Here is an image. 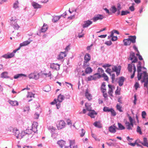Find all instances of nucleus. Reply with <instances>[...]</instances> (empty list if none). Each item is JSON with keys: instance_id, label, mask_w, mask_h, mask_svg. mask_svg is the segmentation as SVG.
Listing matches in <instances>:
<instances>
[{"instance_id": "1", "label": "nucleus", "mask_w": 148, "mask_h": 148, "mask_svg": "<svg viewBox=\"0 0 148 148\" xmlns=\"http://www.w3.org/2000/svg\"><path fill=\"white\" fill-rule=\"evenodd\" d=\"M30 43V42L28 40L24 41L23 43H21L20 45V47L17 49L14 50L13 52L11 53H8L6 54L3 55L2 57L5 59L10 58L13 57L14 56V53L17 51L19 50L21 47L27 45L29 44Z\"/></svg>"}, {"instance_id": "2", "label": "nucleus", "mask_w": 148, "mask_h": 148, "mask_svg": "<svg viewBox=\"0 0 148 148\" xmlns=\"http://www.w3.org/2000/svg\"><path fill=\"white\" fill-rule=\"evenodd\" d=\"M13 132L17 139H23L24 140H27L25 135V133L24 132L22 131L20 133L18 130L16 129H14L13 130Z\"/></svg>"}, {"instance_id": "3", "label": "nucleus", "mask_w": 148, "mask_h": 148, "mask_svg": "<svg viewBox=\"0 0 148 148\" xmlns=\"http://www.w3.org/2000/svg\"><path fill=\"white\" fill-rule=\"evenodd\" d=\"M144 69H146L144 67H142L140 65L137 67V72L138 74L137 75V77L138 80H140L143 76L144 72H146L145 71H143V70Z\"/></svg>"}, {"instance_id": "4", "label": "nucleus", "mask_w": 148, "mask_h": 148, "mask_svg": "<svg viewBox=\"0 0 148 148\" xmlns=\"http://www.w3.org/2000/svg\"><path fill=\"white\" fill-rule=\"evenodd\" d=\"M129 119L130 123L127 121L125 122V124L127 129L132 130L134 126L133 120L131 116H129Z\"/></svg>"}, {"instance_id": "5", "label": "nucleus", "mask_w": 148, "mask_h": 148, "mask_svg": "<svg viewBox=\"0 0 148 148\" xmlns=\"http://www.w3.org/2000/svg\"><path fill=\"white\" fill-rule=\"evenodd\" d=\"M17 20L16 17H12L10 21V23L12 26L15 29L17 30L19 28V26L16 23Z\"/></svg>"}, {"instance_id": "6", "label": "nucleus", "mask_w": 148, "mask_h": 148, "mask_svg": "<svg viewBox=\"0 0 148 148\" xmlns=\"http://www.w3.org/2000/svg\"><path fill=\"white\" fill-rule=\"evenodd\" d=\"M40 76L44 77H51V74L50 71L47 70H45L42 71L40 73Z\"/></svg>"}, {"instance_id": "7", "label": "nucleus", "mask_w": 148, "mask_h": 148, "mask_svg": "<svg viewBox=\"0 0 148 148\" xmlns=\"http://www.w3.org/2000/svg\"><path fill=\"white\" fill-rule=\"evenodd\" d=\"M24 132L25 133V135L27 140L31 137L32 134L33 132V131L32 130L31 127H28L27 129Z\"/></svg>"}, {"instance_id": "8", "label": "nucleus", "mask_w": 148, "mask_h": 148, "mask_svg": "<svg viewBox=\"0 0 148 148\" xmlns=\"http://www.w3.org/2000/svg\"><path fill=\"white\" fill-rule=\"evenodd\" d=\"M111 68L112 71L116 72L117 76H118L120 74L121 70V66L120 65H113Z\"/></svg>"}, {"instance_id": "9", "label": "nucleus", "mask_w": 148, "mask_h": 148, "mask_svg": "<svg viewBox=\"0 0 148 148\" xmlns=\"http://www.w3.org/2000/svg\"><path fill=\"white\" fill-rule=\"evenodd\" d=\"M40 76V73L37 72H35L34 73H31L29 75V79H38Z\"/></svg>"}, {"instance_id": "10", "label": "nucleus", "mask_w": 148, "mask_h": 148, "mask_svg": "<svg viewBox=\"0 0 148 148\" xmlns=\"http://www.w3.org/2000/svg\"><path fill=\"white\" fill-rule=\"evenodd\" d=\"M143 80H141V82H144V86L148 85V75L147 72H144L143 76L142 77Z\"/></svg>"}, {"instance_id": "11", "label": "nucleus", "mask_w": 148, "mask_h": 148, "mask_svg": "<svg viewBox=\"0 0 148 148\" xmlns=\"http://www.w3.org/2000/svg\"><path fill=\"white\" fill-rule=\"evenodd\" d=\"M129 59L131 61L132 63L136 62L138 60L137 58L135 56V53L133 52H131L130 53Z\"/></svg>"}, {"instance_id": "12", "label": "nucleus", "mask_w": 148, "mask_h": 148, "mask_svg": "<svg viewBox=\"0 0 148 148\" xmlns=\"http://www.w3.org/2000/svg\"><path fill=\"white\" fill-rule=\"evenodd\" d=\"M108 86L109 88L108 93L110 96L111 97H113V91L115 89V87L110 84H108Z\"/></svg>"}, {"instance_id": "13", "label": "nucleus", "mask_w": 148, "mask_h": 148, "mask_svg": "<svg viewBox=\"0 0 148 148\" xmlns=\"http://www.w3.org/2000/svg\"><path fill=\"white\" fill-rule=\"evenodd\" d=\"M65 123L64 121L62 120L59 121L57 123V126L58 130L61 129L65 126Z\"/></svg>"}, {"instance_id": "14", "label": "nucleus", "mask_w": 148, "mask_h": 148, "mask_svg": "<svg viewBox=\"0 0 148 148\" xmlns=\"http://www.w3.org/2000/svg\"><path fill=\"white\" fill-rule=\"evenodd\" d=\"M118 130V128L116 127L115 124L109 127L108 128L109 131L112 133H115L116 130Z\"/></svg>"}, {"instance_id": "15", "label": "nucleus", "mask_w": 148, "mask_h": 148, "mask_svg": "<svg viewBox=\"0 0 148 148\" xmlns=\"http://www.w3.org/2000/svg\"><path fill=\"white\" fill-rule=\"evenodd\" d=\"M84 64L87 63L90 60L91 57L90 55L88 53L86 54L84 56Z\"/></svg>"}, {"instance_id": "16", "label": "nucleus", "mask_w": 148, "mask_h": 148, "mask_svg": "<svg viewBox=\"0 0 148 148\" xmlns=\"http://www.w3.org/2000/svg\"><path fill=\"white\" fill-rule=\"evenodd\" d=\"M37 123L36 122H34L33 124H32V127H30L32 130L33 131L34 133H35L37 131Z\"/></svg>"}, {"instance_id": "17", "label": "nucleus", "mask_w": 148, "mask_h": 148, "mask_svg": "<svg viewBox=\"0 0 148 148\" xmlns=\"http://www.w3.org/2000/svg\"><path fill=\"white\" fill-rule=\"evenodd\" d=\"M104 17L102 15L100 14H98L95 16L93 18V20L94 22H95L98 20H101Z\"/></svg>"}, {"instance_id": "18", "label": "nucleus", "mask_w": 148, "mask_h": 148, "mask_svg": "<svg viewBox=\"0 0 148 148\" xmlns=\"http://www.w3.org/2000/svg\"><path fill=\"white\" fill-rule=\"evenodd\" d=\"M92 22L90 20H87L84 22V23L82 25L83 28H84L88 27L90 25L92 24Z\"/></svg>"}, {"instance_id": "19", "label": "nucleus", "mask_w": 148, "mask_h": 148, "mask_svg": "<svg viewBox=\"0 0 148 148\" xmlns=\"http://www.w3.org/2000/svg\"><path fill=\"white\" fill-rule=\"evenodd\" d=\"M125 79V78L123 76L119 78L118 83L120 86H122L123 85V82Z\"/></svg>"}, {"instance_id": "20", "label": "nucleus", "mask_w": 148, "mask_h": 148, "mask_svg": "<svg viewBox=\"0 0 148 148\" xmlns=\"http://www.w3.org/2000/svg\"><path fill=\"white\" fill-rule=\"evenodd\" d=\"M85 96L86 98L88 100H90L92 99V96L91 94L88 92V89H87L86 90L85 93Z\"/></svg>"}, {"instance_id": "21", "label": "nucleus", "mask_w": 148, "mask_h": 148, "mask_svg": "<svg viewBox=\"0 0 148 148\" xmlns=\"http://www.w3.org/2000/svg\"><path fill=\"white\" fill-rule=\"evenodd\" d=\"M32 5L35 9L40 8L42 7L41 5L35 2H32Z\"/></svg>"}, {"instance_id": "22", "label": "nucleus", "mask_w": 148, "mask_h": 148, "mask_svg": "<svg viewBox=\"0 0 148 148\" xmlns=\"http://www.w3.org/2000/svg\"><path fill=\"white\" fill-rule=\"evenodd\" d=\"M66 52H60L58 56V59L59 60H61L66 56Z\"/></svg>"}, {"instance_id": "23", "label": "nucleus", "mask_w": 148, "mask_h": 148, "mask_svg": "<svg viewBox=\"0 0 148 148\" xmlns=\"http://www.w3.org/2000/svg\"><path fill=\"white\" fill-rule=\"evenodd\" d=\"M111 66V65H103V67L105 68L107 67V69L106 70V72L109 74L111 73L112 71L110 67Z\"/></svg>"}, {"instance_id": "24", "label": "nucleus", "mask_w": 148, "mask_h": 148, "mask_svg": "<svg viewBox=\"0 0 148 148\" xmlns=\"http://www.w3.org/2000/svg\"><path fill=\"white\" fill-rule=\"evenodd\" d=\"M64 97L63 95H62L61 94H60L58 96L57 99V101L58 102V103H59V104H60L64 100Z\"/></svg>"}, {"instance_id": "25", "label": "nucleus", "mask_w": 148, "mask_h": 148, "mask_svg": "<svg viewBox=\"0 0 148 148\" xmlns=\"http://www.w3.org/2000/svg\"><path fill=\"white\" fill-rule=\"evenodd\" d=\"M128 38L129 39L131 42L134 43L136 42V36H129Z\"/></svg>"}, {"instance_id": "26", "label": "nucleus", "mask_w": 148, "mask_h": 148, "mask_svg": "<svg viewBox=\"0 0 148 148\" xmlns=\"http://www.w3.org/2000/svg\"><path fill=\"white\" fill-rule=\"evenodd\" d=\"M58 102L57 101V100L56 99H55L53 101L51 102L50 103L51 105H54L56 104L57 108L58 109L60 107V104H59V103H58Z\"/></svg>"}, {"instance_id": "27", "label": "nucleus", "mask_w": 148, "mask_h": 148, "mask_svg": "<svg viewBox=\"0 0 148 148\" xmlns=\"http://www.w3.org/2000/svg\"><path fill=\"white\" fill-rule=\"evenodd\" d=\"M8 102L12 106H18V101H12L10 100Z\"/></svg>"}, {"instance_id": "28", "label": "nucleus", "mask_w": 148, "mask_h": 148, "mask_svg": "<svg viewBox=\"0 0 148 148\" xmlns=\"http://www.w3.org/2000/svg\"><path fill=\"white\" fill-rule=\"evenodd\" d=\"M123 42L125 46L129 45L131 44L130 41L128 38L124 39Z\"/></svg>"}, {"instance_id": "29", "label": "nucleus", "mask_w": 148, "mask_h": 148, "mask_svg": "<svg viewBox=\"0 0 148 148\" xmlns=\"http://www.w3.org/2000/svg\"><path fill=\"white\" fill-rule=\"evenodd\" d=\"M28 94L27 95V98H30L31 99L28 101H30L32 100V98H34V95L31 92H27Z\"/></svg>"}, {"instance_id": "30", "label": "nucleus", "mask_w": 148, "mask_h": 148, "mask_svg": "<svg viewBox=\"0 0 148 148\" xmlns=\"http://www.w3.org/2000/svg\"><path fill=\"white\" fill-rule=\"evenodd\" d=\"M97 113L94 110L90 112L88 114V115L92 118H94L95 115H97Z\"/></svg>"}, {"instance_id": "31", "label": "nucleus", "mask_w": 148, "mask_h": 148, "mask_svg": "<svg viewBox=\"0 0 148 148\" xmlns=\"http://www.w3.org/2000/svg\"><path fill=\"white\" fill-rule=\"evenodd\" d=\"M48 28V27L47 25L45 24H44L41 29V31L42 32H45L47 30Z\"/></svg>"}, {"instance_id": "32", "label": "nucleus", "mask_w": 148, "mask_h": 148, "mask_svg": "<svg viewBox=\"0 0 148 148\" xmlns=\"http://www.w3.org/2000/svg\"><path fill=\"white\" fill-rule=\"evenodd\" d=\"M8 73L7 72H4L1 73V77L3 78H7L8 77Z\"/></svg>"}, {"instance_id": "33", "label": "nucleus", "mask_w": 148, "mask_h": 148, "mask_svg": "<svg viewBox=\"0 0 148 148\" xmlns=\"http://www.w3.org/2000/svg\"><path fill=\"white\" fill-rule=\"evenodd\" d=\"M93 125L95 127L99 128H101L102 127L101 124L99 121L95 122L94 123Z\"/></svg>"}, {"instance_id": "34", "label": "nucleus", "mask_w": 148, "mask_h": 148, "mask_svg": "<svg viewBox=\"0 0 148 148\" xmlns=\"http://www.w3.org/2000/svg\"><path fill=\"white\" fill-rule=\"evenodd\" d=\"M58 143L61 147H62L65 145V142L63 140H61L58 141Z\"/></svg>"}, {"instance_id": "35", "label": "nucleus", "mask_w": 148, "mask_h": 148, "mask_svg": "<svg viewBox=\"0 0 148 148\" xmlns=\"http://www.w3.org/2000/svg\"><path fill=\"white\" fill-rule=\"evenodd\" d=\"M92 70L91 68L90 67H88L85 70V72L87 74H90L92 72Z\"/></svg>"}, {"instance_id": "36", "label": "nucleus", "mask_w": 148, "mask_h": 148, "mask_svg": "<svg viewBox=\"0 0 148 148\" xmlns=\"http://www.w3.org/2000/svg\"><path fill=\"white\" fill-rule=\"evenodd\" d=\"M70 142V146L73 147V148H74V147L75 146H77V145L75 144V141L74 140H69Z\"/></svg>"}, {"instance_id": "37", "label": "nucleus", "mask_w": 148, "mask_h": 148, "mask_svg": "<svg viewBox=\"0 0 148 148\" xmlns=\"http://www.w3.org/2000/svg\"><path fill=\"white\" fill-rule=\"evenodd\" d=\"M94 80L100 78L101 77L100 74L98 73H96L93 75Z\"/></svg>"}, {"instance_id": "38", "label": "nucleus", "mask_w": 148, "mask_h": 148, "mask_svg": "<svg viewBox=\"0 0 148 148\" xmlns=\"http://www.w3.org/2000/svg\"><path fill=\"white\" fill-rule=\"evenodd\" d=\"M113 35V32H111L110 37H112L111 40L113 41H116L117 39V37L114 36Z\"/></svg>"}, {"instance_id": "39", "label": "nucleus", "mask_w": 148, "mask_h": 148, "mask_svg": "<svg viewBox=\"0 0 148 148\" xmlns=\"http://www.w3.org/2000/svg\"><path fill=\"white\" fill-rule=\"evenodd\" d=\"M22 76H23L24 77H26V75L23 74H18L16 75H15L14 76V79H17L19 77H22Z\"/></svg>"}, {"instance_id": "40", "label": "nucleus", "mask_w": 148, "mask_h": 148, "mask_svg": "<svg viewBox=\"0 0 148 148\" xmlns=\"http://www.w3.org/2000/svg\"><path fill=\"white\" fill-rule=\"evenodd\" d=\"M118 130H124L125 128V127L120 123H118Z\"/></svg>"}, {"instance_id": "41", "label": "nucleus", "mask_w": 148, "mask_h": 148, "mask_svg": "<svg viewBox=\"0 0 148 148\" xmlns=\"http://www.w3.org/2000/svg\"><path fill=\"white\" fill-rule=\"evenodd\" d=\"M61 16H55L52 19V21L54 22H56L58 21L60 18Z\"/></svg>"}, {"instance_id": "42", "label": "nucleus", "mask_w": 148, "mask_h": 148, "mask_svg": "<svg viewBox=\"0 0 148 148\" xmlns=\"http://www.w3.org/2000/svg\"><path fill=\"white\" fill-rule=\"evenodd\" d=\"M50 67L52 69L56 70H58L60 69V65H50Z\"/></svg>"}, {"instance_id": "43", "label": "nucleus", "mask_w": 148, "mask_h": 148, "mask_svg": "<svg viewBox=\"0 0 148 148\" xmlns=\"http://www.w3.org/2000/svg\"><path fill=\"white\" fill-rule=\"evenodd\" d=\"M110 74V76L111 77V78L112 80V82L113 83L115 80V75L114 73L111 74V73Z\"/></svg>"}, {"instance_id": "44", "label": "nucleus", "mask_w": 148, "mask_h": 148, "mask_svg": "<svg viewBox=\"0 0 148 148\" xmlns=\"http://www.w3.org/2000/svg\"><path fill=\"white\" fill-rule=\"evenodd\" d=\"M136 132H137L139 133L140 134H142V133L141 131V129L140 127L138 126L137 127Z\"/></svg>"}, {"instance_id": "45", "label": "nucleus", "mask_w": 148, "mask_h": 148, "mask_svg": "<svg viewBox=\"0 0 148 148\" xmlns=\"http://www.w3.org/2000/svg\"><path fill=\"white\" fill-rule=\"evenodd\" d=\"M133 68V73L131 76V79L133 78L135 75V72L136 71V68L135 66H134Z\"/></svg>"}, {"instance_id": "46", "label": "nucleus", "mask_w": 148, "mask_h": 148, "mask_svg": "<svg viewBox=\"0 0 148 148\" xmlns=\"http://www.w3.org/2000/svg\"><path fill=\"white\" fill-rule=\"evenodd\" d=\"M111 108H109L107 107H104L103 108V110L104 112H110Z\"/></svg>"}, {"instance_id": "47", "label": "nucleus", "mask_w": 148, "mask_h": 148, "mask_svg": "<svg viewBox=\"0 0 148 148\" xmlns=\"http://www.w3.org/2000/svg\"><path fill=\"white\" fill-rule=\"evenodd\" d=\"M135 66V65H128V69L129 71L130 72H132V69H133V66Z\"/></svg>"}, {"instance_id": "48", "label": "nucleus", "mask_w": 148, "mask_h": 148, "mask_svg": "<svg viewBox=\"0 0 148 148\" xmlns=\"http://www.w3.org/2000/svg\"><path fill=\"white\" fill-rule=\"evenodd\" d=\"M129 13L130 12L127 11H124L123 10L121 11V15L123 16Z\"/></svg>"}, {"instance_id": "49", "label": "nucleus", "mask_w": 148, "mask_h": 148, "mask_svg": "<svg viewBox=\"0 0 148 148\" xmlns=\"http://www.w3.org/2000/svg\"><path fill=\"white\" fill-rule=\"evenodd\" d=\"M110 112H111V114L112 116H115L116 115V112L112 108H111Z\"/></svg>"}, {"instance_id": "50", "label": "nucleus", "mask_w": 148, "mask_h": 148, "mask_svg": "<svg viewBox=\"0 0 148 148\" xmlns=\"http://www.w3.org/2000/svg\"><path fill=\"white\" fill-rule=\"evenodd\" d=\"M85 133V131L84 129H82L81 130V132L80 133V136L81 137H83L84 136Z\"/></svg>"}, {"instance_id": "51", "label": "nucleus", "mask_w": 148, "mask_h": 148, "mask_svg": "<svg viewBox=\"0 0 148 148\" xmlns=\"http://www.w3.org/2000/svg\"><path fill=\"white\" fill-rule=\"evenodd\" d=\"M121 106H120L118 104H117L116 105V108L117 110H119L120 112H122L123 111L121 109Z\"/></svg>"}, {"instance_id": "52", "label": "nucleus", "mask_w": 148, "mask_h": 148, "mask_svg": "<svg viewBox=\"0 0 148 148\" xmlns=\"http://www.w3.org/2000/svg\"><path fill=\"white\" fill-rule=\"evenodd\" d=\"M121 88H118V87H117V89L115 91V93L116 95H119L120 94V91Z\"/></svg>"}, {"instance_id": "53", "label": "nucleus", "mask_w": 148, "mask_h": 148, "mask_svg": "<svg viewBox=\"0 0 148 148\" xmlns=\"http://www.w3.org/2000/svg\"><path fill=\"white\" fill-rule=\"evenodd\" d=\"M87 79L88 81L94 80L93 75H91L88 77L87 78Z\"/></svg>"}, {"instance_id": "54", "label": "nucleus", "mask_w": 148, "mask_h": 148, "mask_svg": "<svg viewBox=\"0 0 148 148\" xmlns=\"http://www.w3.org/2000/svg\"><path fill=\"white\" fill-rule=\"evenodd\" d=\"M103 96L104 97L105 100H107L108 99V95L106 92L103 93Z\"/></svg>"}, {"instance_id": "55", "label": "nucleus", "mask_w": 148, "mask_h": 148, "mask_svg": "<svg viewBox=\"0 0 148 148\" xmlns=\"http://www.w3.org/2000/svg\"><path fill=\"white\" fill-rule=\"evenodd\" d=\"M18 1H16L14 4L13 7L15 8H16L18 7Z\"/></svg>"}, {"instance_id": "56", "label": "nucleus", "mask_w": 148, "mask_h": 148, "mask_svg": "<svg viewBox=\"0 0 148 148\" xmlns=\"http://www.w3.org/2000/svg\"><path fill=\"white\" fill-rule=\"evenodd\" d=\"M103 76L105 80L106 81L108 80V78L106 74H103Z\"/></svg>"}, {"instance_id": "57", "label": "nucleus", "mask_w": 148, "mask_h": 148, "mask_svg": "<svg viewBox=\"0 0 148 148\" xmlns=\"http://www.w3.org/2000/svg\"><path fill=\"white\" fill-rule=\"evenodd\" d=\"M116 11V8L114 6H113L112 7V13H114Z\"/></svg>"}, {"instance_id": "58", "label": "nucleus", "mask_w": 148, "mask_h": 148, "mask_svg": "<svg viewBox=\"0 0 148 148\" xmlns=\"http://www.w3.org/2000/svg\"><path fill=\"white\" fill-rule=\"evenodd\" d=\"M134 86L136 90L139 87V83L138 82H136L134 85Z\"/></svg>"}, {"instance_id": "59", "label": "nucleus", "mask_w": 148, "mask_h": 148, "mask_svg": "<svg viewBox=\"0 0 148 148\" xmlns=\"http://www.w3.org/2000/svg\"><path fill=\"white\" fill-rule=\"evenodd\" d=\"M146 115V114L145 111H144L142 112V116L143 118H145Z\"/></svg>"}, {"instance_id": "60", "label": "nucleus", "mask_w": 148, "mask_h": 148, "mask_svg": "<svg viewBox=\"0 0 148 148\" xmlns=\"http://www.w3.org/2000/svg\"><path fill=\"white\" fill-rule=\"evenodd\" d=\"M67 124L69 125H70V126H72V123L71 121L69 119H68L67 120Z\"/></svg>"}, {"instance_id": "61", "label": "nucleus", "mask_w": 148, "mask_h": 148, "mask_svg": "<svg viewBox=\"0 0 148 148\" xmlns=\"http://www.w3.org/2000/svg\"><path fill=\"white\" fill-rule=\"evenodd\" d=\"M134 105H135L136 104V101H137L136 96V95H134Z\"/></svg>"}, {"instance_id": "62", "label": "nucleus", "mask_w": 148, "mask_h": 148, "mask_svg": "<svg viewBox=\"0 0 148 148\" xmlns=\"http://www.w3.org/2000/svg\"><path fill=\"white\" fill-rule=\"evenodd\" d=\"M29 109H30L29 107H27L24 108L23 111L24 112L26 111L28 112L29 111Z\"/></svg>"}, {"instance_id": "63", "label": "nucleus", "mask_w": 148, "mask_h": 148, "mask_svg": "<svg viewBox=\"0 0 148 148\" xmlns=\"http://www.w3.org/2000/svg\"><path fill=\"white\" fill-rule=\"evenodd\" d=\"M70 49V45H68L66 48L65 49L66 50V51H65V52H66H66H68L69 50Z\"/></svg>"}, {"instance_id": "64", "label": "nucleus", "mask_w": 148, "mask_h": 148, "mask_svg": "<svg viewBox=\"0 0 148 148\" xmlns=\"http://www.w3.org/2000/svg\"><path fill=\"white\" fill-rule=\"evenodd\" d=\"M105 44L107 45H110L112 44V42L110 41H108L105 43Z\"/></svg>"}]
</instances>
